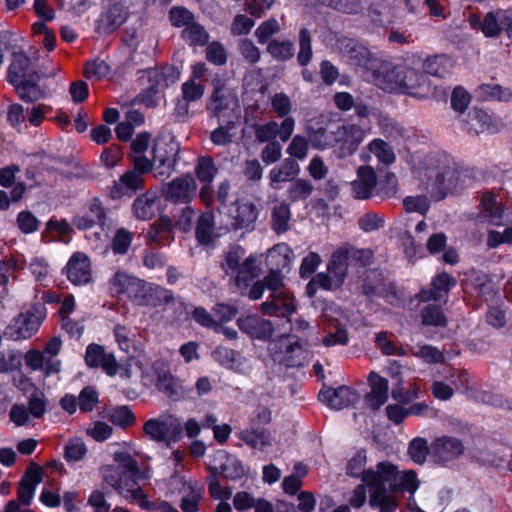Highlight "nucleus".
<instances>
[{"instance_id": "obj_3", "label": "nucleus", "mask_w": 512, "mask_h": 512, "mask_svg": "<svg viewBox=\"0 0 512 512\" xmlns=\"http://www.w3.org/2000/svg\"><path fill=\"white\" fill-rule=\"evenodd\" d=\"M137 455L131 443H124L113 452V460L118 466L105 465L101 468L103 480L125 498H139V482L151 477L148 466H139L135 459Z\"/></svg>"}, {"instance_id": "obj_36", "label": "nucleus", "mask_w": 512, "mask_h": 512, "mask_svg": "<svg viewBox=\"0 0 512 512\" xmlns=\"http://www.w3.org/2000/svg\"><path fill=\"white\" fill-rule=\"evenodd\" d=\"M195 235L197 241L206 246H213L220 238L221 234L215 227L214 216L212 213H203L198 218Z\"/></svg>"}, {"instance_id": "obj_6", "label": "nucleus", "mask_w": 512, "mask_h": 512, "mask_svg": "<svg viewBox=\"0 0 512 512\" xmlns=\"http://www.w3.org/2000/svg\"><path fill=\"white\" fill-rule=\"evenodd\" d=\"M469 23L472 26L479 24L486 37L495 38L505 32L512 39V7L487 12L482 21L472 15L469 17Z\"/></svg>"}, {"instance_id": "obj_20", "label": "nucleus", "mask_w": 512, "mask_h": 512, "mask_svg": "<svg viewBox=\"0 0 512 512\" xmlns=\"http://www.w3.org/2000/svg\"><path fill=\"white\" fill-rule=\"evenodd\" d=\"M149 86L141 95V101L146 106L156 103V97L163 92L175 79L172 77L171 69H152L148 71Z\"/></svg>"}, {"instance_id": "obj_19", "label": "nucleus", "mask_w": 512, "mask_h": 512, "mask_svg": "<svg viewBox=\"0 0 512 512\" xmlns=\"http://www.w3.org/2000/svg\"><path fill=\"white\" fill-rule=\"evenodd\" d=\"M64 273L74 285L88 284L92 279L90 259L83 252H75L68 260Z\"/></svg>"}, {"instance_id": "obj_42", "label": "nucleus", "mask_w": 512, "mask_h": 512, "mask_svg": "<svg viewBox=\"0 0 512 512\" xmlns=\"http://www.w3.org/2000/svg\"><path fill=\"white\" fill-rule=\"evenodd\" d=\"M420 65L426 75L444 77L450 72L452 62L451 59L445 55H436L428 57Z\"/></svg>"}, {"instance_id": "obj_63", "label": "nucleus", "mask_w": 512, "mask_h": 512, "mask_svg": "<svg viewBox=\"0 0 512 512\" xmlns=\"http://www.w3.org/2000/svg\"><path fill=\"white\" fill-rule=\"evenodd\" d=\"M271 107L277 117L285 119L292 111V102L288 95L279 92L271 97Z\"/></svg>"}, {"instance_id": "obj_15", "label": "nucleus", "mask_w": 512, "mask_h": 512, "mask_svg": "<svg viewBox=\"0 0 512 512\" xmlns=\"http://www.w3.org/2000/svg\"><path fill=\"white\" fill-rule=\"evenodd\" d=\"M336 49L349 65L362 69L370 67L372 61L370 51L354 39L348 37L339 38L336 41Z\"/></svg>"}, {"instance_id": "obj_52", "label": "nucleus", "mask_w": 512, "mask_h": 512, "mask_svg": "<svg viewBox=\"0 0 512 512\" xmlns=\"http://www.w3.org/2000/svg\"><path fill=\"white\" fill-rule=\"evenodd\" d=\"M422 324L426 326L445 327L447 319L440 306L429 304L421 311Z\"/></svg>"}, {"instance_id": "obj_61", "label": "nucleus", "mask_w": 512, "mask_h": 512, "mask_svg": "<svg viewBox=\"0 0 512 512\" xmlns=\"http://www.w3.org/2000/svg\"><path fill=\"white\" fill-rule=\"evenodd\" d=\"M110 421L120 427H128L136 422L134 413L127 406H118L111 410Z\"/></svg>"}, {"instance_id": "obj_59", "label": "nucleus", "mask_w": 512, "mask_h": 512, "mask_svg": "<svg viewBox=\"0 0 512 512\" xmlns=\"http://www.w3.org/2000/svg\"><path fill=\"white\" fill-rule=\"evenodd\" d=\"M157 388L171 398H176L180 394L179 381L170 373L158 375Z\"/></svg>"}, {"instance_id": "obj_33", "label": "nucleus", "mask_w": 512, "mask_h": 512, "mask_svg": "<svg viewBox=\"0 0 512 512\" xmlns=\"http://www.w3.org/2000/svg\"><path fill=\"white\" fill-rule=\"evenodd\" d=\"M26 366L33 371H42L45 376L58 373L61 362L58 359L46 358L44 353L37 349H31L24 356Z\"/></svg>"}, {"instance_id": "obj_32", "label": "nucleus", "mask_w": 512, "mask_h": 512, "mask_svg": "<svg viewBox=\"0 0 512 512\" xmlns=\"http://www.w3.org/2000/svg\"><path fill=\"white\" fill-rule=\"evenodd\" d=\"M39 76L30 58L23 52H15L8 71L10 83L23 82L24 79Z\"/></svg>"}, {"instance_id": "obj_47", "label": "nucleus", "mask_w": 512, "mask_h": 512, "mask_svg": "<svg viewBox=\"0 0 512 512\" xmlns=\"http://www.w3.org/2000/svg\"><path fill=\"white\" fill-rule=\"evenodd\" d=\"M476 93L482 100H498L507 102L512 98V92L497 84H482L476 89Z\"/></svg>"}, {"instance_id": "obj_22", "label": "nucleus", "mask_w": 512, "mask_h": 512, "mask_svg": "<svg viewBox=\"0 0 512 512\" xmlns=\"http://www.w3.org/2000/svg\"><path fill=\"white\" fill-rule=\"evenodd\" d=\"M85 363L90 368H102L109 376L118 371L117 361L112 353H107L103 346L91 343L85 351Z\"/></svg>"}, {"instance_id": "obj_16", "label": "nucleus", "mask_w": 512, "mask_h": 512, "mask_svg": "<svg viewBox=\"0 0 512 512\" xmlns=\"http://www.w3.org/2000/svg\"><path fill=\"white\" fill-rule=\"evenodd\" d=\"M197 184L191 175L177 177L167 183L163 194L166 200L175 204L189 203L196 195Z\"/></svg>"}, {"instance_id": "obj_30", "label": "nucleus", "mask_w": 512, "mask_h": 512, "mask_svg": "<svg viewBox=\"0 0 512 512\" xmlns=\"http://www.w3.org/2000/svg\"><path fill=\"white\" fill-rule=\"evenodd\" d=\"M144 187L143 176L133 170L125 172L118 181H115L110 188V197L119 199L124 195H133Z\"/></svg>"}, {"instance_id": "obj_60", "label": "nucleus", "mask_w": 512, "mask_h": 512, "mask_svg": "<svg viewBox=\"0 0 512 512\" xmlns=\"http://www.w3.org/2000/svg\"><path fill=\"white\" fill-rule=\"evenodd\" d=\"M236 284L238 286L241 283H246L248 280H252L259 276L260 268L256 265L255 260L252 257L247 258L237 268Z\"/></svg>"}, {"instance_id": "obj_54", "label": "nucleus", "mask_w": 512, "mask_h": 512, "mask_svg": "<svg viewBox=\"0 0 512 512\" xmlns=\"http://www.w3.org/2000/svg\"><path fill=\"white\" fill-rule=\"evenodd\" d=\"M113 335L119 349L126 353H130L134 348L135 342V335L131 330L124 325L116 324L113 328Z\"/></svg>"}, {"instance_id": "obj_37", "label": "nucleus", "mask_w": 512, "mask_h": 512, "mask_svg": "<svg viewBox=\"0 0 512 512\" xmlns=\"http://www.w3.org/2000/svg\"><path fill=\"white\" fill-rule=\"evenodd\" d=\"M293 258V251L286 243L274 245L267 254V265L269 269L282 271L288 268Z\"/></svg>"}, {"instance_id": "obj_39", "label": "nucleus", "mask_w": 512, "mask_h": 512, "mask_svg": "<svg viewBox=\"0 0 512 512\" xmlns=\"http://www.w3.org/2000/svg\"><path fill=\"white\" fill-rule=\"evenodd\" d=\"M291 216L288 203L280 202L274 205L271 210V229L278 235L287 232L290 228Z\"/></svg>"}, {"instance_id": "obj_55", "label": "nucleus", "mask_w": 512, "mask_h": 512, "mask_svg": "<svg viewBox=\"0 0 512 512\" xmlns=\"http://www.w3.org/2000/svg\"><path fill=\"white\" fill-rule=\"evenodd\" d=\"M314 187L308 180L297 179L287 190L288 198L291 202L306 200L313 192Z\"/></svg>"}, {"instance_id": "obj_25", "label": "nucleus", "mask_w": 512, "mask_h": 512, "mask_svg": "<svg viewBox=\"0 0 512 512\" xmlns=\"http://www.w3.org/2000/svg\"><path fill=\"white\" fill-rule=\"evenodd\" d=\"M41 482V467L35 463L30 464L19 482L17 490L18 504L29 506L34 498L36 488Z\"/></svg>"}, {"instance_id": "obj_17", "label": "nucleus", "mask_w": 512, "mask_h": 512, "mask_svg": "<svg viewBox=\"0 0 512 512\" xmlns=\"http://www.w3.org/2000/svg\"><path fill=\"white\" fill-rule=\"evenodd\" d=\"M128 15V9L124 5L112 4L95 21V32L99 35L112 34L126 22Z\"/></svg>"}, {"instance_id": "obj_29", "label": "nucleus", "mask_w": 512, "mask_h": 512, "mask_svg": "<svg viewBox=\"0 0 512 512\" xmlns=\"http://www.w3.org/2000/svg\"><path fill=\"white\" fill-rule=\"evenodd\" d=\"M370 392L365 396V405L371 410H378L388 399V380L376 372L368 376Z\"/></svg>"}, {"instance_id": "obj_50", "label": "nucleus", "mask_w": 512, "mask_h": 512, "mask_svg": "<svg viewBox=\"0 0 512 512\" xmlns=\"http://www.w3.org/2000/svg\"><path fill=\"white\" fill-rule=\"evenodd\" d=\"M267 52L278 61H286L294 56V44L289 40H272L268 42Z\"/></svg>"}, {"instance_id": "obj_21", "label": "nucleus", "mask_w": 512, "mask_h": 512, "mask_svg": "<svg viewBox=\"0 0 512 512\" xmlns=\"http://www.w3.org/2000/svg\"><path fill=\"white\" fill-rule=\"evenodd\" d=\"M456 284L455 277L446 272H441L432 278L429 288L422 289L419 292L418 299L423 302L447 299L449 292Z\"/></svg>"}, {"instance_id": "obj_28", "label": "nucleus", "mask_w": 512, "mask_h": 512, "mask_svg": "<svg viewBox=\"0 0 512 512\" xmlns=\"http://www.w3.org/2000/svg\"><path fill=\"white\" fill-rule=\"evenodd\" d=\"M377 185V176L371 166H361L357 170V179L351 183L352 194L357 199H368Z\"/></svg>"}, {"instance_id": "obj_49", "label": "nucleus", "mask_w": 512, "mask_h": 512, "mask_svg": "<svg viewBox=\"0 0 512 512\" xmlns=\"http://www.w3.org/2000/svg\"><path fill=\"white\" fill-rule=\"evenodd\" d=\"M491 118L481 109H473L468 114L465 130L470 133H481L489 129Z\"/></svg>"}, {"instance_id": "obj_46", "label": "nucleus", "mask_w": 512, "mask_h": 512, "mask_svg": "<svg viewBox=\"0 0 512 512\" xmlns=\"http://www.w3.org/2000/svg\"><path fill=\"white\" fill-rule=\"evenodd\" d=\"M491 279L483 271L471 269L466 273L465 287L471 289L477 296H483L487 293Z\"/></svg>"}, {"instance_id": "obj_48", "label": "nucleus", "mask_w": 512, "mask_h": 512, "mask_svg": "<svg viewBox=\"0 0 512 512\" xmlns=\"http://www.w3.org/2000/svg\"><path fill=\"white\" fill-rule=\"evenodd\" d=\"M181 37L191 46H204L209 40L205 28L194 21L182 30Z\"/></svg>"}, {"instance_id": "obj_35", "label": "nucleus", "mask_w": 512, "mask_h": 512, "mask_svg": "<svg viewBox=\"0 0 512 512\" xmlns=\"http://www.w3.org/2000/svg\"><path fill=\"white\" fill-rule=\"evenodd\" d=\"M224 305L219 303L217 304L213 311L214 315H211L206 309L202 307H196L192 312V318L199 325L206 327L208 329H212L217 333H223V320L224 314H222V309Z\"/></svg>"}, {"instance_id": "obj_57", "label": "nucleus", "mask_w": 512, "mask_h": 512, "mask_svg": "<svg viewBox=\"0 0 512 512\" xmlns=\"http://www.w3.org/2000/svg\"><path fill=\"white\" fill-rule=\"evenodd\" d=\"M129 501L138 504L144 510L159 511V512H177V509L169 502L164 500L150 501L146 498L144 492L141 490L139 498H127Z\"/></svg>"}, {"instance_id": "obj_38", "label": "nucleus", "mask_w": 512, "mask_h": 512, "mask_svg": "<svg viewBox=\"0 0 512 512\" xmlns=\"http://www.w3.org/2000/svg\"><path fill=\"white\" fill-rule=\"evenodd\" d=\"M335 124L327 127H319L317 129L310 128L307 130L309 143L313 148L325 150L336 146Z\"/></svg>"}, {"instance_id": "obj_11", "label": "nucleus", "mask_w": 512, "mask_h": 512, "mask_svg": "<svg viewBox=\"0 0 512 512\" xmlns=\"http://www.w3.org/2000/svg\"><path fill=\"white\" fill-rule=\"evenodd\" d=\"M147 437L156 442L176 441L181 434L180 423L172 416L148 419L143 425Z\"/></svg>"}, {"instance_id": "obj_41", "label": "nucleus", "mask_w": 512, "mask_h": 512, "mask_svg": "<svg viewBox=\"0 0 512 512\" xmlns=\"http://www.w3.org/2000/svg\"><path fill=\"white\" fill-rule=\"evenodd\" d=\"M239 438L255 449H263L271 445V435L267 429L252 427L239 433Z\"/></svg>"}, {"instance_id": "obj_26", "label": "nucleus", "mask_w": 512, "mask_h": 512, "mask_svg": "<svg viewBox=\"0 0 512 512\" xmlns=\"http://www.w3.org/2000/svg\"><path fill=\"white\" fill-rule=\"evenodd\" d=\"M161 211V198L156 191L147 190L132 203L133 216L141 221L154 218Z\"/></svg>"}, {"instance_id": "obj_12", "label": "nucleus", "mask_w": 512, "mask_h": 512, "mask_svg": "<svg viewBox=\"0 0 512 512\" xmlns=\"http://www.w3.org/2000/svg\"><path fill=\"white\" fill-rule=\"evenodd\" d=\"M465 452L462 440L449 435L435 438L430 445V455L435 462L446 465L460 458Z\"/></svg>"}, {"instance_id": "obj_1", "label": "nucleus", "mask_w": 512, "mask_h": 512, "mask_svg": "<svg viewBox=\"0 0 512 512\" xmlns=\"http://www.w3.org/2000/svg\"><path fill=\"white\" fill-rule=\"evenodd\" d=\"M367 457L364 450L348 461L346 474L359 478L370 491L369 505L380 512H395L399 506L397 494L408 492L413 494L419 487L417 475L412 470L400 471L389 461H382L374 468L366 469Z\"/></svg>"}, {"instance_id": "obj_4", "label": "nucleus", "mask_w": 512, "mask_h": 512, "mask_svg": "<svg viewBox=\"0 0 512 512\" xmlns=\"http://www.w3.org/2000/svg\"><path fill=\"white\" fill-rule=\"evenodd\" d=\"M107 285L112 296L125 297L139 306L156 307L173 299L171 291L147 283L121 269L112 275Z\"/></svg>"}, {"instance_id": "obj_9", "label": "nucleus", "mask_w": 512, "mask_h": 512, "mask_svg": "<svg viewBox=\"0 0 512 512\" xmlns=\"http://www.w3.org/2000/svg\"><path fill=\"white\" fill-rule=\"evenodd\" d=\"M324 332L327 335L323 338L322 343L326 347L335 345H346L349 340L346 330V318L339 309H329L323 313Z\"/></svg>"}, {"instance_id": "obj_18", "label": "nucleus", "mask_w": 512, "mask_h": 512, "mask_svg": "<svg viewBox=\"0 0 512 512\" xmlns=\"http://www.w3.org/2000/svg\"><path fill=\"white\" fill-rule=\"evenodd\" d=\"M258 218V209L251 202L237 201L228 212L229 225L233 230L250 231Z\"/></svg>"}, {"instance_id": "obj_10", "label": "nucleus", "mask_w": 512, "mask_h": 512, "mask_svg": "<svg viewBox=\"0 0 512 512\" xmlns=\"http://www.w3.org/2000/svg\"><path fill=\"white\" fill-rule=\"evenodd\" d=\"M435 182L433 186L444 196L447 192H454L466 186V172L456 167L453 162L446 159V163L437 166L433 171Z\"/></svg>"}, {"instance_id": "obj_7", "label": "nucleus", "mask_w": 512, "mask_h": 512, "mask_svg": "<svg viewBox=\"0 0 512 512\" xmlns=\"http://www.w3.org/2000/svg\"><path fill=\"white\" fill-rule=\"evenodd\" d=\"M349 262V252L346 248L337 249L327 264V273H319L314 282L325 290L340 287L346 278Z\"/></svg>"}, {"instance_id": "obj_43", "label": "nucleus", "mask_w": 512, "mask_h": 512, "mask_svg": "<svg viewBox=\"0 0 512 512\" xmlns=\"http://www.w3.org/2000/svg\"><path fill=\"white\" fill-rule=\"evenodd\" d=\"M173 223L168 217H161L151 227L148 232L150 239L160 245L169 243L172 237Z\"/></svg>"}, {"instance_id": "obj_53", "label": "nucleus", "mask_w": 512, "mask_h": 512, "mask_svg": "<svg viewBox=\"0 0 512 512\" xmlns=\"http://www.w3.org/2000/svg\"><path fill=\"white\" fill-rule=\"evenodd\" d=\"M312 38L307 28H301L299 31V52L297 61L301 66H306L312 59Z\"/></svg>"}, {"instance_id": "obj_2", "label": "nucleus", "mask_w": 512, "mask_h": 512, "mask_svg": "<svg viewBox=\"0 0 512 512\" xmlns=\"http://www.w3.org/2000/svg\"><path fill=\"white\" fill-rule=\"evenodd\" d=\"M421 60H404L394 64L384 62L373 72L374 84L381 90L416 98H427L433 93L428 76L419 69Z\"/></svg>"}, {"instance_id": "obj_45", "label": "nucleus", "mask_w": 512, "mask_h": 512, "mask_svg": "<svg viewBox=\"0 0 512 512\" xmlns=\"http://www.w3.org/2000/svg\"><path fill=\"white\" fill-rule=\"evenodd\" d=\"M40 76L24 79L23 82L11 83L14 85L18 96L25 102H34L43 97V92L37 85Z\"/></svg>"}, {"instance_id": "obj_31", "label": "nucleus", "mask_w": 512, "mask_h": 512, "mask_svg": "<svg viewBox=\"0 0 512 512\" xmlns=\"http://www.w3.org/2000/svg\"><path fill=\"white\" fill-rule=\"evenodd\" d=\"M207 466L210 472V475L208 476L209 493L213 498L220 500L217 505L216 512H224V492L218 479V477L224 472L222 453L218 452L217 455L209 461Z\"/></svg>"}, {"instance_id": "obj_40", "label": "nucleus", "mask_w": 512, "mask_h": 512, "mask_svg": "<svg viewBox=\"0 0 512 512\" xmlns=\"http://www.w3.org/2000/svg\"><path fill=\"white\" fill-rule=\"evenodd\" d=\"M367 149L370 154H373L379 163L384 166H390L396 161V155L390 144L381 138L371 140Z\"/></svg>"}, {"instance_id": "obj_5", "label": "nucleus", "mask_w": 512, "mask_h": 512, "mask_svg": "<svg viewBox=\"0 0 512 512\" xmlns=\"http://www.w3.org/2000/svg\"><path fill=\"white\" fill-rule=\"evenodd\" d=\"M45 317V308L42 305H35L15 317L6 327L4 336L15 341L28 339L39 330Z\"/></svg>"}, {"instance_id": "obj_8", "label": "nucleus", "mask_w": 512, "mask_h": 512, "mask_svg": "<svg viewBox=\"0 0 512 512\" xmlns=\"http://www.w3.org/2000/svg\"><path fill=\"white\" fill-rule=\"evenodd\" d=\"M336 146L335 153L338 158L343 159L353 155L359 148L366 136L365 130L352 123L335 124Z\"/></svg>"}, {"instance_id": "obj_24", "label": "nucleus", "mask_w": 512, "mask_h": 512, "mask_svg": "<svg viewBox=\"0 0 512 512\" xmlns=\"http://www.w3.org/2000/svg\"><path fill=\"white\" fill-rule=\"evenodd\" d=\"M319 399L329 407L341 410L359 401V394L348 386L328 388L319 392Z\"/></svg>"}, {"instance_id": "obj_62", "label": "nucleus", "mask_w": 512, "mask_h": 512, "mask_svg": "<svg viewBox=\"0 0 512 512\" xmlns=\"http://www.w3.org/2000/svg\"><path fill=\"white\" fill-rule=\"evenodd\" d=\"M132 242V233L124 228L115 232L112 239L111 248L114 254L124 255L128 252Z\"/></svg>"}, {"instance_id": "obj_27", "label": "nucleus", "mask_w": 512, "mask_h": 512, "mask_svg": "<svg viewBox=\"0 0 512 512\" xmlns=\"http://www.w3.org/2000/svg\"><path fill=\"white\" fill-rule=\"evenodd\" d=\"M237 325L243 333L259 340L270 339L274 332L271 321L263 319L258 315H249L244 318H239Z\"/></svg>"}, {"instance_id": "obj_51", "label": "nucleus", "mask_w": 512, "mask_h": 512, "mask_svg": "<svg viewBox=\"0 0 512 512\" xmlns=\"http://www.w3.org/2000/svg\"><path fill=\"white\" fill-rule=\"evenodd\" d=\"M362 288L363 293L367 296H382L384 293L382 272L377 270L368 271Z\"/></svg>"}, {"instance_id": "obj_56", "label": "nucleus", "mask_w": 512, "mask_h": 512, "mask_svg": "<svg viewBox=\"0 0 512 512\" xmlns=\"http://www.w3.org/2000/svg\"><path fill=\"white\" fill-rule=\"evenodd\" d=\"M195 173L200 182L211 184L217 173L212 158L209 156L200 157L195 168Z\"/></svg>"}, {"instance_id": "obj_23", "label": "nucleus", "mask_w": 512, "mask_h": 512, "mask_svg": "<svg viewBox=\"0 0 512 512\" xmlns=\"http://www.w3.org/2000/svg\"><path fill=\"white\" fill-rule=\"evenodd\" d=\"M296 308L295 297L289 290L283 291L279 296L276 293L269 295L267 300L261 304L263 313L285 318L294 314Z\"/></svg>"}, {"instance_id": "obj_13", "label": "nucleus", "mask_w": 512, "mask_h": 512, "mask_svg": "<svg viewBox=\"0 0 512 512\" xmlns=\"http://www.w3.org/2000/svg\"><path fill=\"white\" fill-rule=\"evenodd\" d=\"M178 147L173 143L166 144L157 141L153 147V168L154 176L165 179L171 175L176 165V154Z\"/></svg>"}, {"instance_id": "obj_34", "label": "nucleus", "mask_w": 512, "mask_h": 512, "mask_svg": "<svg viewBox=\"0 0 512 512\" xmlns=\"http://www.w3.org/2000/svg\"><path fill=\"white\" fill-rule=\"evenodd\" d=\"M299 172V164L292 158H286L269 172V185L272 189L277 190L280 188V183L293 181Z\"/></svg>"}, {"instance_id": "obj_64", "label": "nucleus", "mask_w": 512, "mask_h": 512, "mask_svg": "<svg viewBox=\"0 0 512 512\" xmlns=\"http://www.w3.org/2000/svg\"><path fill=\"white\" fill-rule=\"evenodd\" d=\"M280 31V24L275 18L262 22L255 30V36L260 44L268 43L269 39Z\"/></svg>"}, {"instance_id": "obj_14", "label": "nucleus", "mask_w": 512, "mask_h": 512, "mask_svg": "<svg viewBox=\"0 0 512 512\" xmlns=\"http://www.w3.org/2000/svg\"><path fill=\"white\" fill-rule=\"evenodd\" d=\"M294 128L295 120L292 117H286L280 124L271 120L264 124L256 125L254 134L259 143L276 141V137H279L282 142H286L293 134Z\"/></svg>"}, {"instance_id": "obj_58", "label": "nucleus", "mask_w": 512, "mask_h": 512, "mask_svg": "<svg viewBox=\"0 0 512 512\" xmlns=\"http://www.w3.org/2000/svg\"><path fill=\"white\" fill-rule=\"evenodd\" d=\"M87 447L80 438L70 439L64 448V456L67 462H78L84 458Z\"/></svg>"}, {"instance_id": "obj_44", "label": "nucleus", "mask_w": 512, "mask_h": 512, "mask_svg": "<svg viewBox=\"0 0 512 512\" xmlns=\"http://www.w3.org/2000/svg\"><path fill=\"white\" fill-rule=\"evenodd\" d=\"M481 206L484 216L488 218L493 225H501L503 217V208L496 200V196L492 192H485L481 198Z\"/></svg>"}]
</instances>
